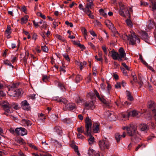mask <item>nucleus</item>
I'll return each mask as SVG.
<instances>
[{"label": "nucleus", "instance_id": "56", "mask_svg": "<svg viewBox=\"0 0 156 156\" xmlns=\"http://www.w3.org/2000/svg\"><path fill=\"white\" fill-rule=\"evenodd\" d=\"M48 79V77L46 75L43 76L42 77V80L44 82H46Z\"/></svg>", "mask_w": 156, "mask_h": 156}, {"label": "nucleus", "instance_id": "30", "mask_svg": "<svg viewBox=\"0 0 156 156\" xmlns=\"http://www.w3.org/2000/svg\"><path fill=\"white\" fill-rule=\"evenodd\" d=\"M55 36L56 38H57V39L59 40H60L61 41L63 42H64L66 41L65 39L64 38V37H62V36H61L59 35L56 34L55 35Z\"/></svg>", "mask_w": 156, "mask_h": 156}, {"label": "nucleus", "instance_id": "42", "mask_svg": "<svg viewBox=\"0 0 156 156\" xmlns=\"http://www.w3.org/2000/svg\"><path fill=\"white\" fill-rule=\"evenodd\" d=\"M73 148L74 149L75 151L77 153L79 156H80V154L79 151L78 147L77 146L75 145L73 147Z\"/></svg>", "mask_w": 156, "mask_h": 156}, {"label": "nucleus", "instance_id": "47", "mask_svg": "<svg viewBox=\"0 0 156 156\" xmlns=\"http://www.w3.org/2000/svg\"><path fill=\"white\" fill-rule=\"evenodd\" d=\"M15 133L18 135L20 134V127L17 128L15 129Z\"/></svg>", "mask_w": 156, "mask_h": 156}, {"label": "nucleus", "instance_id": "39", "mask_svg": "<svg viewBox=\"0 0 156 156\" xmlns=\"http://www.w3.org/2000/svg\"><path fill=\"white\" fill-rule=\"evenodd\" d=\"M131 75L133 78V80L136 83L137 82V78L136 77V76L135 74V73L134 72H133L131 73Z\"/></svg>", "mask_w": 156, "mask_h": 156}, {"label": "nucleus", "instance_id": "62", "mask_svg": "<svg viewBox=\"0 0 156 156\" xmlns=\"http://www.w3.org/2000/svg\"><path fill=\"white\" fill-rule=\"evenodd\" d=\"M10 132L13 134L15 135V129L14 130L13 128H11L9 129Z\"/></svg>", "mask_w": 156, "mask_h": 156}, {"label": "nucleus", "instance_id": "26", "mask_svg": "<svg viewBox=\"0 0 156 156\" xmlns=\"http://www.w3.org/2000/svg\"><path fill=\"white\" fill-rule=\"evenodd\" d=\"M20 135L22 136H23L27 135V131L26 129L24 128L20 127Z\"/></svg>", "mask_w": 156, "mask_h": 156}, {"label": "nucleus", "instance_id": "63", "mask_svg": "<svg viewBox=\"0 0 156 156\" xmlns=\"http://www.w3.org/2000/svg\"><path fill=\"white\" fill-rule=\"evenodd\" d=\"M76 101L77 104H80L82 103V100L79 96L77 97V99L76 100Z\"/></svg>", "mask_w": 156, "mask_h": 156}, {"label": "nucleus", "instance_id": "60", "mask_svg": "<svg viewBox=\"0 0 156 156\" xmlns=\"http://www.w3.org/2000/svg\"><path fill=\"white\" fill-rule=\"evenodd\" d=\"M64 57L66 60L67 61H69L70 59L68 55L66 54L63 55Z\"/></svg>", "mask_w": 156, "mask_h": 156}, {"label": "nucleus", "instance_id": "2", "mask_svg": "<svg viewBox=\"0 0 156 156\" xmlns=\"http://www.w3.org/2000/svg\"><path fill=\"white\" fill-rule=\"evenodd\" d=\"M8 93L10 96L16 97L20 96L21 92L20 90L17 88L16 85L12 84L10 86Z\"/></svg>", "mask_w": 156, "mask_h": 156}, {"label": "nucleus", "instance_id": "23", "mask_svg": "<svg viewBox=\"0 0 156 156\" xmlns=\"http://www.w3.org/2000/svg\"><path fill=\"white\" fill-rule=\"evenodd\" d=\"M28 16L27 15L21 18V23L23 24L26 23L28 20Z\"/></svg>", "mask_w": 156, "mask_h": 156}, {"label": "nucleus", "instance_id": "10", "mask_svg": "<svg viewBox=\"0 0 156 156\" xmlns=\"http://www.w3.org/2000/svg\"><path fill=\"white\" fill-rule=\"evenodd\" d=\"M119 61H122V58L125 57L126 55V53L122 48H121L119 49Z\"/></svg>", "mask_w": 156, "mask_h": 156}, {"label": "nucleus", "instance_id": "54", "mask_svg": "<svg viewBox=\"0 0 156 156\" xmlns=\"http://www.w3.org/2000/svg\"><path fill=\"white\" fill-rule=\"evenodd\" d=\"M42 50L45 52H47L48 50V48L46 46L41 47Z\"/></svg>", "mask_w": 156, "mask_h": 156}, {"label": "nucleus", "instance_id": "31", "mask_svg": "<svg viewBox=\"0 0 156 156\" xmlns=\"http://www.w3.org/2000/svg\"><path fill=\"white\" fill-rule=\"evenodd\" d=\"M85 13L86 14L89 16V17L91 19H94V16L92 14V13L90 10L87 11L85 12Z\"/></svg>", "mask_w": 156, "mask_h": 156}, {"label": "nucleus", "instance_id": "61", "mask_svg": "<svg viewBox=\"0 0 156 156\" xmlns=\"http://www.w3.org/2000/svg\"><path fill=\"white\" fill-rule=\"evenodd\" d=\"M122 65L128 70H129V66L126 65L125 63H122Z\"/></svg>", "mask_w": 156, "mask_h": 156}, {"label": "nucleus", "instance_id": "46", "mask_svg": "<svg viewBox=\"0 0 156 156\" xmlns=\"http://www.w3.org/2000/svg\"><path fill=\"white\" fill-rule=\"evenodd\" d=\"M126 22L127 25L130 27H131L132 26V23L131 20L128 19H127L126 20Z\"/></svg>", "mask_w": 156, "mask_h": 156}, {"label": "nucleus", "instance_id": "24", "mask_svg": "<svg viewBox=\"0 0 156 156\" xmlns=\"http://www.w3.org/2000/svg\"><path fill=\"white\" fill-rule=\"evenodd\" d=\"M66 107L68 109L70 110L74 109L76 108L75 105L73 103H69L67 104Z\"/></svg>", "mask_w": 156, "mask_h": 156}, {"label": "nucleus", "instance_id": "35", "mask_svg": "<svg viewBox=\"0 0 156 156\" xmlns=\"http://www.w3.org/2000/svg\"><path fill=\"white\" fill-rule=\"evenodd\" d=\"M82 79V77L81 75H78L76 76L75 79V80L76 83H78Z\"/></svg>", "mask_w": 156, "mask_h": 156}, {"label": "nucleus", "instance_id": "32", "mask_svg": "<svg viewBox=\"0 0 156 156\" xmlns=\"http://www.w3.org/2000/svg\"><path fill=\"white\" fill-rule=\"evenodd\" d=\"M115 138L117 142L118 143L119 142L122 137V136L120 135L119 133H117L115 134Z\"/></svg>", "mask_w": 156, "mask_h": 156}, {"label": "nucleus", "instance_id": "29", "mask_svg": "<svg viewBox=\"0 0 156 156\" xmlns=\"http://www.w3.org/2000/svg\"><path fill=\"white\" fill-rule=\"evenodd\" d=\"M151 2L152 5V11H154L156 10V0H152Z\"/></svg>", "mask_w": 156, "mask_h": 156}, {"label": "nucleus", "instance_id": "18", "mask_svg": "<svg viewBox=\"0 0 156 156\" xmlns=\"http://www.w3.org/2000/svg\"><path fill=\"white\" fill-rule=\"evenodd\" d=\"M113 112L108 111L106 112V115L108 117H110V119L111 121H115V118H114V115L113 114Z\"/></svg>", "mask_w": 156, "mask_h": 156}, {"label": "nucleus", "instance_id": "57", "mask_svg": "<svg viewBox=\"0 0 156 156\" xmlns=\"http://www.w3.org/2000/svg\"><path fill=\"white\" fill-rule=\"evenodd\" d=\"M79 8L80 9L83 11L84 12H85V8H83V6L82 4H81L79 5Z\"/></svg>", "mask_w": 156, "mask_h": 156}, {"label": "nucleus", "instance_id": "13", "mask_svg": "<svg viewBox=\"0 0 156 156\" xmlns=\"http://www.w3.org/2000/svg\"><path fill=\"white\" fill-rule=\"evenodd\" d=\"M141 37L142 39L144 40L145 41L149 43L150 41L148 39V37L147 33L145 31L142 32Z\"/></svg>", "mask_w": 156, "mask_h": 156}, {"label": "nucleus", "instance_id": "3", "mask_svg": "<svg viewBox=\"0 0 156 156\" xmlns=\"http://www.w3.org/2000/svg\"><path fill=\"white\" fill-rule=\"evenodd\" d=\"M122 129L123 130L126 129L127 134L130 136H135L138 133L136 127L133 124L124 127Z\"/></svg>", "mask_w": 156, "mask_h": 156}, {"label": "nucleus", "instance_id": "5", "mask_svg": "<svg viewBox=\"0 0 156 156\" xmlns=\"http://www.w3.org/2000/svg\"><path fill=\"white\" fill-rule=\"evenodd\" d=\"M98 143L99 147L102 151H105L106 149H108L110 148V143L106 139L99 140Z\"/></svg>", "mask_w": 156, "mask_h": 156}, {"label": "nucleus", "instance_id": "19", "mask_svg": "<svg viewBox=\"0 0 156 156\" xmlns=\"http://www.w3.org/2000/svg\"><path fill=\"white\" fill-rule=\"evenodd\" d=\"M112 56L114 60H119V54L115 51L113 50L111 51Z\"/></svg>", "mask_w": 156, "mask_h": 156}, {"label": "nucleus", "instance_id": "14", "mask_svg": "<svg viewBox=\"0 0 156 156\" xmlns=\"http://www.w3.org/2000/svg\"><path fill=\"white\" fill-rule=\"evenodd\" d=\"M85 106L86 107H87L88 109L92 110L95 108V106L93 101H91L89 103L86 102L84 104Z\"/></svg>", "mask_w": 156, "mask_h": 156}, {"label": "nucleus", "instance_id": "6", "mask_svg": "<svg viewBox=\"0 0 156 156\" xmlns=\"http://www.w3.org/2000/svg\"><path fill=\"white\" fill-rule=\"evenodd\" d=\"M139 114L141 115V113H138L136 111L133 110L129 112L126 114H122V115L123 118H128L130 116L133 117L137 116L138 115H139Z\"/></svg>", "mask_w": 156, "mask_h": 156}, {"label": "nucleus", "instance_id": "34", "mask_svg": "<svg viewBox=\"0 0 156 156\" xmlns=\"http://www.w3.org/2000/svg\"><path fill=\"white\" fill-rule=\"evenodd\" d=\"M56 132L58 133V134L60 136L62 135V132L60 129V128L59 126H56L55 128Z\"/></svg>", "mask_w": 156, "mask_h": 156}, {"label": "nucleus", "instance_id": "45", "mask_svg": "<svg viewBox=\"0 0 156 156\" xmlns=\"http://www.w3.org/2000/svg\"><path fill=\"white\" fill-rule=\"evenodd\" d=\"M101 47L105 53V54L107 55V49L108 48L106 47L105 45H102Z\"/></svg>", "mask_w": 156, "mask_h": 156}, {"label": "nucleus", "instance_id": "33", "mask_svg": "<svg viewBox=\"0 0 156 156\" xmlns=\"http://www.w3.org/2000/svg\"><path fill=\"white\" fill-rule=\"evenodd\" d=\"M119 5L120 7L119 10H123L124 9L126 8V6L121 2H119Z\"/></svg>", "mask_w": 156, "mask_h": 156}, {"label": "nucleus", "instance_id": "20", "mask_svg": "<svg viewBox=\"0 0 156 156\" xmlns=\"http://www.w3.org/2000/svg\"><path fill=\"white\" fill-rule=\"evenodd\" d=\"M146 147V145L144 143H140L135 148V151H137L139 150H142Z\"/></svg>", "mask_w": 156, "mask_h": 156}, {"label": "nucleus", "instance_id": "52", "mask_svg": "<svg viewBox=\"0 0 156 156\" xmlns=\"http://www.w3.org/2000/svg\"><path fill=\"white\" fill-rule=\"evenodd\" d=\"M115 87L116 89H120L121 87L120 83L117 82L115 85Z\"/></svg>", "mask_w": 156, "mask_h": 156}, {"label": "nucleus", "instance_id": "25", "mask_svg": "<svg viewBox=\"0 0 156 156\" xmlns=\"http://www.w3.org/2000/svg\"><path fill=\"white\" fill-rule=\"evenodd\" d=\"M22 122L27 126H30L32 124V123L30 120L27 119H23Z\"/></svg>", "mask_w": 156, "mask_h": 156}, {"label": "nucleus", "instance_id": "16", "mask_svg": "<svg viewBox=\"0 0 156 156\" xmlns=\"http://www.w3.org/2000/svg\"><path fill=\"white\" fill-rule=\"evenodd\" d=\"M88 2V3L86 4L85 5V12L87 11L90 10V9H92L94 6V4L93 2Z\"/></svg>", "mask_w": 156, "mask_h": 156}, {"label": "nucleus", "instance_id": "59", "mask_svg": "<svg viewBox=\"0 0 156 156\" xmlns=\"http://www.w3.org/2000/svg\"><path fill=\"white\" fill-rule=\"evenodd\" d=\"M35 94H31L29 96V99H31L32 100H34L35 99Z\"/></svg>", "mask_w": 156, "mask_h": 156}, {"label": "nucleus", "instance_id": "55", "mask_svg": "<svg viewBox=\"0 0 156 156\" xmlns=\"http://www.w3.org/2000/svg\"><path fill=\"white\" fill-rule=\"evenodd\" d=\"M131 139L133 141L136 142L139 141L140 140V138L136 136L135 137V136H134L133 137H132Z\"/></svg>", "mask_w": 156, "mask_h": 156}, {"label": "nucleus", "instance_id": "7", "mask_svg": "<svg viewBox=\"0 0 156 156\" xmlns=\"http://www.w3.org/2000/svg\"><path fill=\"white\" fill-rule=\"evenodd\" d=\"M2 105L6 112L8 113L11 112V111H10V108H11V105L9 104L8 102L6 101H3L2 103Z\"/></svg>", "mask_w": 156, "mask_h": 156}, {"label": "nucleus", "instance_id": "22", "mask_svg": "<svg viewBox=\"0 0 156 156\" xmlns=\"http://www.w3.org/2000/svg\"><path fill=\"white\" fill-rule=\"evenodd\" d=\"M15 141L20 144H23L25 143L24 140L21 137H17L16 138Z\"/></svg>", "mask_w": 156, "mask_h": 156}, {"label": "nucleus", "instance_id": "48", "mask_svg": "<svg viewBox=\"0 0 156 156\" xmlns=\"http://www.w3.org/2000/svg\"><path fill=\"white\" fill-rule=\"evenodd\" d=\"M11 106H12V107H11V108H13L14 109L16 110H17L19 108L18 105L17 104L12 103L11 105Z\"/></svg>", "mask_w": 156, "mask_h": 156}, {"label": "nucleus", "instance_id": "28", "mask_svg": "<svg viewBox=\"0 0 156 156\" xmlns=\"http://www.w3.org/2000/svg\"><path fill=\"white\" fill-rule=\"evenodd\" d=\"M126 96L127 97L128 99L130 101H132L133 100V98L132 96L131 95L130 92L128 90H127L126 92Z\"/></svg>", "mask_w": 156, "mask_h": 156}, {"label": "nucleus", "instance_id": "1", "mask_svg": "<svg viewBox=\"0 0 156 156\" xmlns=\"http://www.w3.org/2000/svg\"><path fill=\"white\" fill-rule=\"evenodd\" d=\"M86 132L84 133L85 135L90 136V138L88 139L89 144L90 145L93 144L94 142V137L91 135V126L92 122L91 120L88 116L87 117L85 120Z\"/></svg>", "mask_w": 156, "mask_h": 156}, {"label": "nucleus", "instance_id": "12", "mask_svg": "<svg viewBox=\"0 0 156 156\" xmlns=\"http://www.w3.org/2000/svg\"><path fill=\"white\" fill-rule=\"evenodd\" d=\"M88 154L89 156H100L99 153L96 152L93 149L89 148L88 151Z\"/></svg>", "mask_w": 156, "mask_h": 156}, {"label": "nucleus", "instance_id": "9", "mask_svg": "<svg viewBox=\"0 0 156 156\" xmlns=\"http://www.w3.org/2000/svg\"><path fill=\"white\" fill-rule=\"evenodd\" d=\"M119 14L123 17H129V11L126 8L124 9L123 10H119Z\"/></svg>", "mask_w": 156, "mask_h": 156}, {"label": "nucleus", "instance_id": "44", "mask_svg": "<svg viewBox=\"0 0 156 156\" xmlns=\"http://www.w3.org/2000/svg\"><path fill=\"white\" fill-rule=\"evenodd\" d=\"M155 137L154 135L153 134H151L149 136H148L147 138V140H151Z\"/></svg>", "mask_w": 156, "mask_h": 156}, {"label": "nucleus", "instance_id": "53", "mask_svg": "<svg viewBox=\"0 0 156 156\" xmlns=\"http://www.w3.org/2000/svg\"><path fill=\"white\" fill-rule=\"evenodd\" d=\"M47 27V24L45 22H44L42 24V25L41 26V28L42 29H46Z\"/></svg>", "mask_w": 156, "mask_h": 156}, {"label": "nucleus", "instance_id": "17", "mask_svg": "<svg viewBox=\"0 0 156 156\" xmlns=\"http://www.w3.org/2000/svg\"><path fill=\"white\" fill-rule=\"evenodd\" d=\"M100 124L97 122H94L93 124V132L95 133H98L99 130Z\"/></svg>", "mask_w": 156, "mask_h": 156}, {"label": "nucleus", "instance_id": "49", "mask_svg": "<svg viewBox=\"0 0 156 156\" xmlns=\"http://www.w3.org/2000/svg\"><path fill=\"white\" fill-rule=\"evenodd\" d=\"M11 28L10 26H8L7 27V29L5 31V33L6 34H10L11 33L10 31Z\"/></svg>", "mask_w": 156, "mask_h": 156}, {"label": "nucleus", "instance_id": "43", "mask_svg": "<svg viewBox=\"0 0 156 156\" xmlns=\"http://www.w3.org/2000/svg\"><path fill=\"white\" fill-rule=\"evenodd\" d=\"M87 82V83H90L91 80V74L90 73L86 79Z\"/></svg>", "mask_w": 156, "mask_h": 156}, {"label": "nucleus", "instance_id": "15", "mask_svg": "<svg viewBox=\"0 0 156 156\" xmlns=\"http://www.w3.org/2000/svg\"><path fill=\"white\" fill-rule=\"evenodd\" d=\"M105 23L110 29L111 30L115 29V28L113 24L109 20H108L106 21Z\"/></svg>", "mask_w": 156, "mask_h": 156}, {"label": "nucleus", "instance_id": "64", "mask_svg": "<svg viewBox=\"0 0 156 156\" xmlns=\"http://www.w3.org/2000/svg\"><path fill=\"white\" fill-rule=\"evenodd\" d=\"M77 136L78 138L81 139H83L84 138V136L80 133L77 134Z\"/></svg>", "mask_w": 156, "mask_h": 156}, {"label": "nucleus", "instance_id": "58", "mask_svg": "<svg viewBox=\"0 0 156 156\" xmlns=\"http://www.w3.org/2000/svg\"><path fill=\"white\" fill-rule=\"evenodd\" d=\"M89 32L90 34L93 36L95 37L97 36L96 34L93 30H90L89 31Z\"/></svg>", "mask_w": 156, "mask_h": 156}, {"label": "nucleus", "instance_id": "36", "mask_svg": "<svg viewBox=\"0 0 156 156\" xmlns=\"http://www.w3.org/2000/svg\"><path fill=\"white\" fill-rule=\"evenodd\" d=\"M4 63L5 65L8 66H9L10 67H11L12 69H13L14 67L13 66L11 65L10 62L8 60L4 61Z\"/></svg>", "mask_w": 156, "mask_h": 156}, {"label": "nucleus", "instance_id": "40", "mask_svg": "<svg viewBox=\"0 0 156 156\" xmlns=\"http://www.w3.org/2000/svg\"><path fill=\"white\" fill-rule=\"evenodd\" d=\"M67 100L65 98H60V102H62L64 104H66L67 102Z\"/></svg>", "mask_w": 156, "mask_h": 156}, {"label": "nucleus", "instance_id": "41", "mask_svg": "<svg viewBox=\"0 0 156 156\" xmlns=\"http://www.w3.org/2000/svg\"><path fill=\"white\" fill-rule=\"evenodd\" d=\"M98 56L99 58H98V59H97V60L101 62H102L103 61L102 55V53L101 51L98 52Z\"/></svg>", "mask_w": 156, "mask_h": 156}, {"label": "nucleus", "instance_id": "11", "mask_svg": "<svg viewBox=\"0 0 156 156\" xmlns=\"http://www.w3.org/2000/svg\"><path fill=\"white\" fill-rule=\"evenodd\" d=\"M94 92L97 97L100 100L102 103H104L106 106L108 105V102L103 98V97H100L99 93L96 90H94Z\"/></svg>", "mask_w": 156, "mask_h": 156}, {"label": "nucleus", "instance_id": "21", "mask_svg": "<svg viewBox=\"0 0 156 156\" xmlns=\"http://www.w3.org/2000/svg\"><path fill=\"white\" fill-rule=\"evenodd\" d=\"M140 128L141 131L146 132L149 128L148 126L145 124H141L140 126Z\"/></svg>", "mask_w": 156, "mask_h": 156}, {"label": "nucleus", "instance_id": "51", "mask_svg": "<svg viewBox=\"0 0 156 156\" xmlns=\"http://www.w3.org/2000/svg\"><path fill=\"white\" fill-rule=\"evenodd\" d=\"M37 15L38 16H40L43 19H45L46 18L44 15L42 14L41 13L39 12L37 13Z\"/></svg>", "mask_w": 156, "mask_h": 156}, {"label": "nucleus", "instance_id": "37", "mask_svg": "<svg viewBox=\"0 0 156 156\" xmlns=\"http://www.w3.org/2000/svg\"><path fill=\"white\" fill-rule=\"evenodd\" d=\"M58 86L62 90L64 91L65 90V87L63 83L59 82L58 83Z\"/></svg>", "mask_w": 156, "mask_h": 156}, {"label": "nucleus", "instance_id": "50", "mask_svg": "<svg viewBox=\"0 0 156 156\" xmlns=\"http://www.w3.org/2000/svg\"><path fill=\"white\" fill-rule=\"evenodd\" d=\"M77 130L79 133H85L84 132V130L83 129V127L81 126L80 127H79L77 128Z\"/></svg>", "mask_w": 156, "mask_h": 156}, {"label": "nucleus", "instance_id": "4", "mask_svg": "<svg viewBox=\"0 0 156 156\" xmlns=\"http://www.w3.org/2000/svg\"><path fill=\"white\" fill-rule=\"evenodd\" d=\"M131 33L128 36H125L127 38V40L129 41V44L134 45L136 43H139L140 39L135 33L133 31H131Z\"/></svg>", "mask_w": 156, "mask_h": 156}, {"label": "nucleus", "instance_id": "27", "mask_svg": "<svg viewBox=\"0 0 156 156\" xmlns=\"http://www.w3.org/2000/svg\"><path fill=\"white\" fill-rule=\"evenodd\" d=\"M148 107L149 108L153 109L155 108V104L153 101H149L148 103Z\"/></svg>", "mask_w": 156, "mask_h": 156}, {"label": "nucleus", "instance_id": "38", "mask_svg": "<svg viewBox=\"0 0 156 156\" xmlns=\"http://www.w3.org/2000/svg\"><path fill=\"white\" fill-rule=\"evenodd\" d=\"M62 122L65 123L69 124L71 123L72 121L69 118H65L62 120Z\"/></svg>", "mask_w": 156, "mask_h": 156}, {"label": "nucleus", "instance_id": "8", "mask_svg": "<svg viewBox=\"0 0 156 156\" xmlns=\"http://www.w3.org/2000/svg\"><path fill=\"white\" fill-rule=\"evenodd\" d=\"M22 108L25 110L29 111L30 109V104L27 100H24L21 103Z\"/></svg>", "mask_w": 156, "mask_h": 156}]
</instances>
